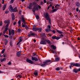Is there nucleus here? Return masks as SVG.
<instances>
[{
    "label": "nucleus",
    "mask_w": 80,
    "mask_h": 80,
    "mask_svg": "<svg viewBox=\"0 0 80 80\" xmlns=\"http://www.w3.org/2000/svg\"><path fill=\"white\" fill-rule=\"evenodd\" d=\"M32 4L34 8L32 9V11L34 13L35 12V11H38V8H41V6L38 5V4H37L36 2H33L32 3Z\"/></svg>",
    "instance_id": "obj_1"
},
{
    "label": "nucleus",
    "mask_w": 80,
    "mask_h": 80,
    "mask_svg": "<svg viewBox=\"0 0 80 80\" xmlns=\"http://www.w3.org/2000/svg\"><path fill=\"white\" fill-rule=\"evenodd\" d=\"M51 62V60H46L45 61L43 62V64H37V65H40V66L42 67H46V65H47L48 63L49 62Z\"/></svg>",
    "instance_id": "obj_2"
},
{
    "label": "nucleus",
    "mask_w": 80,
    "mask_h": 80,
    "mask_svg": "<svg viewBox=\"0 0 80 80\" xmlns=\"http://www.w3.org/2000/svg\"><path fill=\"white\" fill-rule=\"evenodd\" d=\"M44 16L46 20H48L49 23L51 24V19H50V18L49 17L48 13V12L44 13Z\"/></svg>",
    "instance_id": "obj_3"
},
{
    "label": "nucleus",
    "mask_w": 80,
    "mask_h": 80,
    "mask_svg": "<svg viewBox=\"0 0 80 80\" xmlns=\"http://www.w3.org/2000/svg\"><path fill=\"white\" fill-rule=\"evenodd\" d=\"M21 19V21L22 22H23L22 23V27L23 28L25 27V25H26V22H25V18L23 16H22Z\"/></svg>",
    "instance_id": "obj_4"
},
{
    "label": "nucleus",
    "mask_w": 80,
    "mask_h": 80,
    "mask_svg": "<svg viewBox=\"0 0 80 80\" xmlns=\"http://www.w3.org/2000/svg\"><path fill=\"white\" fill-rule=\"evenodd\" d=\"M47 43H49V44H51L50 41L49 40H42L40 42V44H42V45H46Z\"/></svg>",
    "instance_id": "obj_5"
},
{
    "label": "nucleus",
    "mask_w": 80,
    "mask_h": 80,
    "mask_svg": "<svg viewBox=\"0 0 80 80\" xmlns=\"http://www.w3.org/2000/svg\"><path fill=\"white\" fill-rule=\"evenodd\" d=\"M73 65V66L77 67V63H71V65L69 66V68L72 69V66Z\"/></svg>",
    "instance_id": "obj_6"
},
{
    "label": "nucleus",
    "mask_w": 80,
    "mask_h": 80,
    "mask_svg": "<svg viewBox=\"0 0 80 80\" xmlns=\"http://www.w3.org/2000/svg\"><path fill=\"white\" fill-rule=\"evenodd\" d=\"M11 34L12 35H13L15 34V31H14V30H12L11 31H9V35H11Z\"/></svg>",
    "instance_id": "obj_7"
},
{
    "label": "nucleus",
    "mask_w": 80,
    "mask_h": 80,
    "mask_svg": "<svg viewBox=\"0 0 80 80\" xmlns=\"http://www.w3.org/2000/svg\"><path fill=\"white\" fill-rule=\"evenodd\" d=\"M78 72H80V68L79 69H74L72 70V72H75V73H78Z\"/></svg>",
    "instance_id": "obj_8"
},
{
    "label": "nucleus",
    "mask_w": 80,
    "mask_h": 80,
    "mask_svg": "<svg viewBox=\"0 0 80 80\" xmlns=\"http://www.w3.org/2000/svg\"><path fill=\"white\" fill-rule=\"evenodd\" d=\"M41 36L42 37V40H46L45 39V38H44V37L45 36V33H41Z\"/></svg>",
    "instance_id": "obj_9"
},
{
    "label": "nucleus",
    "mask_w": 80,
    "mask_h": 80,
    "mask_svg": "<svg viewBox=\"0 0 80 80\" xmlns=\"http://www.w3.org/2000/svg\"><path fill=\"white\" fill-rule=\"evenodd\" d=\"M32 30L34 32H37V31H38V28H36V26L34 25L33 27Z\"/></svg>",
    "instance_id": "obj_10"
},
{
    "label": "nucleus",
    "mask_w": 80,
    "mask_h": 80,
    "mask_svg": "<svg viewBox=\"0 0 80 80\" xmlns=\"http://www.w3.org/2000/svg\"><path fill=\"white\" fill-rule=\"evenodd\" d=\"M32 61H36V62H37L38 60V59L36 57H32Z\"/></svg>",
    "instance_id": "obj_11"
},
{
    "label": "nucleus",
    "mask_w": 80,
    "mask_h": 80,
    "mask_svg": "<svg viewBox=\"0 0 80 80\" xmlns=\"http://www.w3.org/2000/svg\"><path fill=\"white\" fill-rule=\"evenodd\" d=\"M26 61L27 62H28V63H30L31 64H33V63H34L32 60L29 59L28 58L27 59Z\"/></svg>",
    "instance_id": "obj_12"
},
{
    "label": "nucleus",
    "mask_w": 80,
    "mask_h": 80,
    "mask_svg": "<svg viewBox=\"0 0 80 80\" xmlns=\"http://www.w3.org/2000/svg\"><path fill=\"white\" fill-rule=\"evenodd\" d=\"M52 39H56V40H59V39L60 38V37H57V36H53V37H52Z\"/></svg>",
    "instance_id": "obj_13"
},
{
    "label": "nucleus",
    "mask_w": 80,
    "mask_h": 80,
    "mask_svg": "<svg viewBox=\"0 0 80 80\" xmlns=\"http://www.w3.org/2000/svg\"><path fill=\"white\" fill-rule=\"evenodd\" d=\"M33 5V4H32V3H30L29 4V7L28 6V8H29L30 10H32V6Z\"/></svg>",
    "instance_id": "obj_14"
},
{
    "label": "nucleus",
    "mask_w": 80,
    "mask_h": 80,
    "mask_svg": "<svg viewBox=\"0 0 80 80\" xmlns=\"http://www.w3.org/2000/svg\"><path fill=\"white\" fill-rule=\"evenodd\" d=\"M36 34L34 33H29L28 35V37H31V36H35Z\"/></svg>",
    "instance_id": "obj_15"
},
{
    "label": "nucleus",
    "mask_w": 80,
    "mask_h": 80,
    "mask_svg": "<svg viewBox=\"0 0 80 80\" xmlns=\"http://www.w3.org/2000/svg\"><path fill=\"white\" fill-rule=\"evenodd\" d=\"M9 10L10 12H12L13 11V8L12 6V5H10L9 7Z\"/></svg>",
    "instance_id": "obj_16"
},
{
    "label": "nucleus",
    "mask_w": 80,
    "mask_h": 80,
    "mask_svg": "<svg viewBox=\"0 0 80 80\" xmlns=\"http://www.w3.org/2000/svg\"><path fill=\"white\" fill-rule=\"evenodd\" d=\"M11 16L12 20H15V15H14V14L13 13H12Z\"/></svg>",
    "instance_id": "obj_17"
},
{
    "label": "nucleus",
    "mask_w": 80,
    "mask_h": 80,
    "mask_svg": "<svg viewBox=\"0 0 80 80\" xmlns=\"http://www.w3.org/2000/svg\"><path fill=\"white\" fill-rule=\"evenodd\" d=\"M21 51H18L17 53V56L19 57L21 55Z\"/></svg>",
    "instance_id": "obj_18"
},
{
    "label": "nucleus",
    "mask_w": 80,
    "mask_h": 80,
    "mask_svg": "<svg viewBox=\"0 0 80 80\" xmlns=\"http://www.w3.org/2000/svg\"><path fill=\"white\" fill-rule=\"evenodd\" d=\"M4 22L5 23H8V24H10V22L9 20H5L4 21Z\"/></svg>",
    "instance_id": "obj_19"
},
{
    "label": "nucleus",
    "mask_w": 80,
    "mask_h": 80,
    "mask_svg": "<svg viewBox=\"0 0 80 80\" xmlns=\"http://www.w3.org/2000/svg\"><path fill=\"white\" fill-rule=\"evenodd\" d=\"M17 11V7L15 8L14 9L12 10V12H16Z\"/></svg>",
    "instance_id": "obj_20"
},
{
    "label": "nucleus",
    "mask_w": 80,
    "mask_h": 80,
    "mask_svg": "<svg viewBox=\"0 0 80 80\" xmlns=\"http://www.w3.org/2000/svg\"><path fill=\"white\" fill-rule=\"evenodd\" d=\"M5 43V45H7L8 43V40H5L4 42Z\"/></svg>",
    "instance_id": "obj_21"
},
{
    "label": "nucleus",
    "mask_w": 80,
    "mask_h": 80,
    "mask_svg": "<svg viewBox=\"0 0 80 80\" xmlns=\"http://www.w3.org/2000/svg\"><path fill=\"white\" fill-rule=\"evenodd\" d=\"M56 31L59 33H60L61 34H62V33H63L62 32L60 31L59 30H58V29H56Z\"/></svg>",
    "instance_id": "obj_22"
},
{
    "label": "nucleus",
    "mask_w": 80,
    "mask_h": 80,
    "mask_svg": "<svg viewBox=\"0 0 80 80\" xmlns=\"http://www.w3.org/2000/svg\"><path fill=\"white\" fill-rule=\"evenodd\" d=\"M51 47H52V48L53 49H56V48H57L56 47H55V46H54L53 45H51Z\"/></svg>",
    "instance_id": "obj_23"
},
{
    "label": "nucleus",
    "mask_w": 80,
    "mask_h": 80,
    "mask_svg": "<svg viewBox=\"0 0 80 80\" xmlns=\"http://www.w3.org/2000/svg\"><path fill=\"white\" fill-rule=\"evenodd\" d=\"M6 8V4H4L3 7V10H5Z\"/></svg>",
    "instance_id": "obj_24"
},
{
    "label": "nucleus",
    "mask_w": 80,
    "mask_h": 80,
    "mask_svg": "<svg viewBox=\"0 0 80 80\" xmlns=\"http://www.w3.org/2000/svg\"><path fill=\"white\" fill-rule=\"evenodd\" d=\"M55 60L56 62H57V61H59V60H60V58L58 57H57L55 59Z\"/></svg>",
    "instance_id": "obj_25"
},
{
    "label": "nucleus",
    "mask_w": 80,
    "mask_h": 80,
    "mask_svg": "<svg viewBox=\"0 0 80 80\" xmlns=\"http://www.w3.org/2000/svg\"><path fill=\"white\" fill-rule=\"evenodd\" d=\"M45 31L46 32H50V31H51V30L50 29H45Z\"/></svg>",
    "instance_id": "obj_26"
},
{
    "label": "nucleus",
    "mask_w": 80,
    "mask_h": 80,
    "mask_svg": "<svg viewBox=\"0 0 80 80\" xmlns=\"http://www.w3.org/2000/svg\"><path fill=\"white\" fill-rule=\"evenodd\" d=\"M57 9H54L52 11V13H53L55 12H57Z\"/></svg>",
    "instance_id": "obj_27"
},
{
    "label": "nucleus",
    "mask_w": 80,
    "mask_h": 80,
    "mask_svg": "<svg viewBox=\"0 0 80 80\" xmlns=\"http://www.w3.org/2000/svg\"><path fill=\"white\" fill-rule=\"evenodd\" d=\"M76 5L77 6V7H80V4L79 3V2H77L76 3Z\"/></svg>",
    "instance_id": "obj_28"
},
{
    "label": "nucleus",
    "mask_w": 80,
    "mask_h": 80,
    "mask_svg": "<svg viewBox=\"0 0 80 80\" xmlns=\"http://www.w3.org/2000/svg\"><path fill=\"white\" fill-rule=\"evenodd\" d=\"M6 60V58H3L1 60V62H3L4 61H5Z\"/></svg>",
    "instance_id": "obj_29"
},
{
    "label": "nucleus",
    "mask_w": 80,
    "mask_h": 80,
    "mask_svg": "<svg viewBox=\"0 0 80 80\" xmlns=\"http://www.w3.org/2000/svg\"><path fill=\"white\" fill-rule=\"evenodd\" d=\"M18 24L19 26H20L21 25V21L20 20L18 21Z\"/></svg>",
    "instance_id": "obj_30"
},
{
    "label": "nucleus",
    "mask_w": 80,
    "mask_h": 80,
    "mask_svg": "<svg viewBox=\"0 0 80 80\" xmlns=\"http://www.w3.org/2000/svg\"><path fill=\"white\" fill-rule=\"evenodd\" d=\"M38 31L39 32H41L42 31V28H38Z\"/></svg>",
    "instance_id": "obj_31"
},
{
    "label": "nucleus",
    "mask_w": 80,
    "mask_h": 80,
    "mask_svg": "<svg viewBox=\"0 0 80 80\" xmlns=\"http://www.w3.org/2000/svg\"><path fill=\"white\" fill-rule=\"evenodd\" d=\"M19 40H23V38L22 37H20L19 38Z\"/></svg>",
    "instance_id": "obj_32"
},
{
    "label": "nucleus",
    "mask_w": 80,
    "mask_h": 80,
    "mask_svg": "<svg viewBox=\"0 0 80 80\" xmlns=\"http://www.w3.org/2000/svg\"><path fill=\"white\" fill-rule=\"evenodd\" d=\"M10 45L11 47L13 46V45L12 44V42L11 41H10Z\"/></svg>",
    "instance_id": "obj_33"
},
{
    "label": "nucleus",
    "mask_w": 80,
    "mask_h": 80,
    "mask_svg": "<svg viewBox=\"0 0 80 80\" xmlns=\"http://www.w3.org/2000/svg\"><path fill=\"white\" fill-rule=\"evenodd\" d=\"M34 75H35V76H38V72H34Z\"/></svg>",
    "instance_id": "obj_34"
},
{
    "label": "nucleus",
    "mask_w": 80,
    "mask_h": 80,
    "mask_svg": "<svg viewBox=\"0 0 80 80\" xmlns=\"http://www.w3.org/2000/svg\"><path fill=\"white\" fill-rule=\"evenodd\" d=\"M5 50V49H3L2 51V54L3 53Z\"/></svg>",
    "instance_id": "obj_35"
},
{
    "label": "nucleus",
    "mask_w": 80,
    "mask_h": 80,
    "mask_svg": "<svg viewBox=\"0 0 80 80\" xmlns=\"http://www.w3.org/2000/svg\"><path fill=\"white\" fill-rule=\"evenodd\" d=\"M36 18L37 20L39 19V16L38 15H36Z\"/></svg>",
    "instance_id": "obj_36"
},
{
    "label": "nucleus",
    "mask_w": 80,
    "mask_h": 80,
    "mask_svg": "<svg viewBox=\"0 0 80 80\" xmlns=\"http://www.w3.org/2000/svg\"><path fill=\"white\" fill-rule=\"evenodd\" d=\"M22 42V40H20L17 43V45H18V44Z\"/></svg>",
    "instance_id": "obj_37"
},
{
    "label": "nucleus",
    "mask_w": 80,
    "mask_h": 80,
    "mask_svg": "<svg viewBox=\"0 0 80 80\" xmlns=\"http://www.w3.org/2000/svg\"><path fill=\"white\" fill-rule=\"evenodd\" d=\"M56 70H57L58 71V70H60V68L59 67H58L56 68Z\"/></svg>",
    "instance_id": "obj_38"
},
{
    "label": "nucleus",
    "mask_w": 80,
    "mask_h": 80,
    "mask_svg": "<svg viewBox=\"0 0 80 80\" xmlns=\"http://www.w3.org/2000/svg\"><path fill=\"white\" fill-rule=\"evenodd\" d=\"M21 31H22V29H18L17 30V32H20Z\"/></svg>",
    "instance_id": "obj_39"
},
{
    "label": "nucleus",
    "mask_w": 80,
    "mask_h": 80,
    "mask_svg": "<svg viewBox=\"0 0 80 80\" xmlns=\"http://www.w3.org/2000/svg\"><path fill=\"white\" fill-rule=\"evenodd\" d=\"M33 57H35V56H38V55H37V54L34 52L33 53Z\"/></svg>",
    "instance_id": "obj_40"
},
{
    "label": "nucleus",
    "mask_w": 80,
    "mask_h": 80,
    "mask_svg": "<svg viewBox=\"0 0 80 80\" xmlns=\"http://www.w3.org/2000/svg\"><path fill=\"white\" fill-rule=\"evenodd\" d=\"M77 66L78 67H80V64L77 63Z\"/></svg>",
    "instance_id": "obj_41"
},
{
    "label": "nucleus",
    "mask_w": 80,
    "mask_h": 80,
    "mask_svg": "<svg viewBox=\"0 0 80 80\" xmlns=\"http://www.w3.org/2000/svg\"><path fill=\"white\" fill-rule=\"evenodd\" d=\"M15 1V0H11V1H10V3H13V2Z\"/></svg>",
    "instance_id": "obj_42"
},
{
    "label": "nucleus",
    "mask_w": 80,
    "mask_h": 80,
    "mask_svg": "<svg viewBox=\"0 0 80 80\" xmlns=\"http://www.w3.org/2000/svg\"><path fill=\"white\" fill-rule=\"evenodd\" d=\"M25 28H26V30H28V26L27 25H25Z\"/></svg>",
    "instance_id": "obj_43"
},
{
    "label": "nucleus",
    "mask_w": 80,
    "mask_h": 80,
    "mask_svg": "<svg viewBox=\"0 0 80 80\" xmlns=\"http://www.w3.org/2000/svg\"><path fill=\"white\" fill-rule=\"evenodd\" d=\"M52 32L53 33H56V32L54 30H53L52 31Z\"/></svg>",
    "instance_id": "obj_44"
},
{
    "label": "nucleus",
    "mask_w": 80,
    "mask_h": 80,
    "mask_svg": "<svg viewBox=\"0 0 80 80\" xmlns=\"http://www.w3.org/2000/svg\"><path fill=\"white\" fill-rule=\"evenodd\" d=\"M8 26H9V24H7L6 25V28H8Z\"/></svg>",
    "instance_id": "obj_45"
},
{
    "label": "nucleus",
    "mask_w": 80,
    "mask_h": 80,
    "mask_svg": "<svg viewBox=\"0 0 80 80\" xmlns=\"http://www.w3.org/2000/svg\"><path fill=\"white\" fill-rule=\"evenodd\" d=\"M4 36L6 38H8V35H4Z\"/></svg>",
    "instance_id": "obj_46"
},
{
    "label": "nucleus",
    "mask_w": 80,
    "mask_h": 80,
    "mask_svg": "<svg viewBox=\"0 0 80 80\" xmlns=\"http://www.w3.org/2000/svg\"><path fill=\"white\" fill-rule=\"evenodd\" d=\"M51 52L52 53H55V52H54V51H53V50H51Z\"/></svg>",
    "instance_id": "obj_47"
},
{
    "label": "nucleus",
    "mask_w": 80,
    "mask_h": 80,
    "mask_svg": "<svg viewBox=\"0 0 80 80\" xmlns=\"http://www.w3.org/2000/svg\"><path fill=\"white\" fill-rule=\"evenodd\" d=\"M8 30V28H6L5 29V31H6V32H7Z\"/></svg>",
    "instance_id": "obj_48"
},
{
    "label": "nucleus",
    "mask_w": 80,
    "mask_h": 80,
    "mask_svg": "<svg viewBox=\"0 0 80 80\" xmlns=\"http://www.w3.org/2000/svg\"><path fill=\"white\" fill-rule=\"evenodd\" d=\"M9 12L8 11V10H7L6 12H5V13H9Z\"/></svg>",
    "instance_id": "obj_49"
},
{
    "label": "nucleus",
    "mask_w": 80,
    "mask_h": 80,
    "mask_svg": "<svg viewBox=\"0 0 80 80\" xmlns=\"http://www.w3.org/2000/svg\"><path fill=\"white\" fill-rule=\"evenodd\" d=\"M2 24H3V23H2V22H0V26H2Z\"/></svg>",
    "instance_id": "obj_50"
},
{
    "label": "nucleus",
    "mask_w": 80,
    "mask_h": 80,
    "mask_svg": "<svg viewBox=\"0 0 80 80\" xmlns=\"http://www.w3.org/2000/svg\"><path fill=\"white\" fill-rule=\"evenodd\" d=\"M18 77H19V78H22V75H18Z\"/></svg>",
    "instance_id": "obj_51"
},
{
    "label": "nucleus",
    "mask_w": 80,
    "mask_h": 80,
    "mask_svg": "<svg viewBox=\"0 0 80 80\" xmlns=\"http://www.w3.org/2000/svg\"><path fill=\"white\" fill-rule=\"evenodd\" d=\"M48 28H49V29H50V28H51V26H50L48 25Z\"/></svg>",
    "instance_id": "obj_52"
},
{
    "label": "nucleus",
    "mask_w": 80,
    "mask_h": 80,
    "mask_svg": "<svg viewBox=\"0 0 80 80\" xmlns=\"http://www.w3.org/2000/svg\"><path fill=\"white\" fill-rule=\"evenodd\" d=\"M11 62H9L8 63V65H11Z\"/></svg>",
    "instance_id": "obj_53"
},
{
    "label": "nucleus",
    "mask_w": 80,
    "mask_h": 80,
    "mask_svg": "<svg viewBox=\"0 0 80 80\" xmlns=\"http://www.w3.org/2000/svg\"><path fill=\"white\" fill-rule=\"evenodd\" d=\"M3 56L4 57H6V55L5 54H3Z\"/></svg>",
    "instance_id": "obj_54"
},
{
    "label": "nucleus",
    "mask_w": 80,
    "mask_h": 80,
    "mask_svg": "<svg viewBox=\"0 0 80 80\" xmlns=\"http://www.w3.org/2000/svg\"><path fill=\"white\" fill-rule=\"evenodd\" d=\"M76 11L77 12H78L79 11L78 8H76Z\"/></svg>",
    "instance_id": "obj_55"
},
{
    "label": "nucleus",
    "mask_w": 80,
    "mask_h": 80,
    "mask_svg": "<svg viewBox=\"0 0 80 80\" xmlns=\"http://www.w3.org/2000/svg\"><path fill=\"white\" fill-rule=\"evenodd\" d=\"M19 14H21V13H22V11L21 10L19 11Z\"/></svg>",
    "instance_id": "obj_56"
},
{
    "label": "nucleus",
    "mask_w": 80,
    "mask_h": 80,
    "mask_svg": "<svg viewBox=\"0 0 80 80\" xmlns=\"http://www.w3.org/2000/svg\"><path fill=\"white\" fill-rule=\"evenodd\" d=\"M54 8H55V7H54V6H52V10H53V9H54Z\"/></svg>",
    "instance_id": "obj_57"
},
{
    "label": "nucleus",
    "mask_w": 80,
    "mask_h": 80,
    "mask_svg": "<svg viewBox=\"0 0 80 80\" xmlns=\"http://www.w3.org/2000/svg\"><path fill=\"white\" fill-rule=\"evenodd\" d=\"M60 36H61V37H63V35L62 34H61L60 35Z\"/></svg>",
    "instance_id": "obj_58"
},
{
    "label": "nucleus",
    "mask_w": 80,
    "mask_h": 80,
    "mask_svg": "<svg viewBox=\"0 0 80 80\" xmlns=\"http://www.w3.org/2000/svg\"><path fill=\"white\" fill-rule=\"evenodd\" d=\"M3 33L4 34H5V33H6V31H4Z\"/></svg>",
    "instance_id": "obj_59"
},
{
    "label": "nucleus",
    "mask_w": 80,
    "mask_h": 80,
    "mask_svg": "<svg viewBox=\"0 0 80 80\" xmlns=\"http://www.w3.org/2000/svg\"><path fill=\"white\" fill-rule=\"evenodd\" d=\"M16 24V22H14L13 24L14 25H15Z\"/></svg>",
    "instance_id": "obj_60"
},
{
    "label": "nucleus",
    "mask_w": 80,
    "mask_h": 80,
    "mask_svg": "<svg viewBox=\"0 0 80 80\" xmlns=\"http://www.w3.org/2000/svg\"><path fill=\"white\" fill-rule=\"evenodd\" d=\"M3 73V72L0 70V73Z\"/></svg>",
    "instance_id": "obj_61"
},
{
    "label": "nucleus",
    "mask_w": 80,
    "mask_h": 80,
    "mask_svg": "<svg viewBox=\"0 0 80 80\" xmlns=\"http://www.w3.org/2000/svg\"><path fill=\"white\" fill-rule=\"evenodd\" d=\"M2 4H1V3H0V8L1 7H2Z\"/></svg>",
    "instance_id": "obj_62"
},
{
    "label": "nucleus",
    "mask_w": 80,
    "mask_h": 80,
    "mask_svg": "<svg viewBox=\"0 0 80 80\" xmlns=\"http://www.w3.org/2000/svg\"><path fill=\"white\" fill-rule=\"evenodd\" d=\"M44 3H46V0H44Z\"/></svg>",
    "instance_id": "obj_63"
},
{
    "label": "nucleus",
    "mask_w": 80,
    "mask_h": 80,
    "mask_svg": "<svg viewBox=\"0 0 80 80\" xmlns=\"http://www.w3.org/2000/svg\"><path fill=\"white\" fill-rule=\"evenodd\" d=\"M78 40H80V38H77Z\"/></svg>",
    "instance_id": "obj_64"
}]
</instances>
